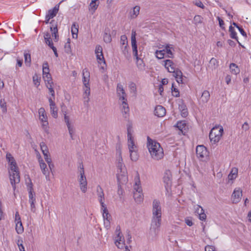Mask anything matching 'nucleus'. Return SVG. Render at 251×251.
I'll use <instances>...</instances> for the list:
<instances>
[{"label": "nucleus", "instance_id": "1", "mask_svg": "<svg viewBox=\"0 0 251 251\" xmlns=\"http://www.w3.org/2000/svg\"><path fill=\"white\" fill-rule=\"evenodd\" d=\"M148 140V148L151 157L157 160L161 159L163 157L164 153L159 143L150 139L149 137Z\"/></svg>", "mask_w": 251, "mask_h": 251}, {"label": "nucleus", "instance_id": "2", "mask_svg": "<svg viewBox=\"0 0 251 251\" xmlns=\"http://www.w3.org/2000/svg\"><path fill=\"white\" fill-rule=\"evenodd\" d=\"M152 224L154 228H158L161 225V207L160 202L157 200H154L152 202Z\"/></svg>", "mask_w": 251, "mask_h": 251}, {"label": "nucleus", "instance_id": "3", "mask_svg": "<svg viewBox=\"0 0 251 251\" xmlns=\"http://www.w3.org/2000/svg\"><path fill=\"white\" fill-rule=\"evenodd\" d=\"M164 66L169 72L173 73V76L178 83H183L182 73L179 69H176L175 64L172 60L168 59L164 61Z\"/></svg>", "mask_w": 251, "mask_h": 251}, {"label": "nucleus", "instance_id": "4", "mask_svg": "<svg viewBox=\"0 0 251 251\" xmlns=\"http://www.w3.org/2000/svg\"><path fill=\"white\" fill-rule=\"evenodd\" d=\"M223 128L222 126L214 127L211 130L209 135L211 142L213 144L218 142L223 135Z\"/></svg>", "mask_w": 251, "mask_h": 251}, {"label": "nucleus", "instance_id": "5", "mask_svg": "<svg viewBox=\"0 0 251 251\" xmlns=\"http://www.w3.org/2000/svg\"><path fill=\"white\" fill-rule=\"evenodd\" d=\"M29 182H26L27 187H28V192H29V202L30 205L31 211L35 213L36 209L35 205V202L36 201V198L34 194H33V185L31 180L29 177H28Z\"/></svg>", "mask_w": 251, "mask_h": 251}, {"label": "nucleus", "instance_id": "6", "mask_svg": "<svg viewBox=\"0 0 251 251\" xmlns=\"http://www.w3.org/2000/svg\"><path fill=\"white\" fill-rule=\"evenodd\" d=\"M83 83L84 84L83 94L90 95V73L87 68H85L82 71Z\"/></svg>", "mask_w": 251, "mask_h": 251}, {"label": "nucleus", "instance_id": "7", "mask_svg": "<svg viewBox=\"0 0 251 251\" xmlns=\"http://www.w3.org/2000/svg\"><path fill=\"white\" fill-rule=\"evenodd\" d=\"M39 120L42 123V127L43 130L47 133H49V123L48 121V117L43 107L40 108L38 110Z\"/></svg>", "mask_w": 251, "mask_h": 251}, {"label": "nucleus", "instance_id": "8", "mask_svg": "<svg viewBox=\"0 0 251 251\" xmlns=\"http://www.w3.org/2000/svg\"><path fill=\"white\" fill-rule=\"evenodd\" d=\"M117 167L118 170L120 171V173H118L117 175V180L119 184H123L126 183L127 181V177L126 175L125 166L123 163H117Z\"/></svg>", "mask_w": 251, "mask_h": 251}, {"label": "nucleus", "instance_id": "9", "mask_svg": "<svg viewBox=\"0 0 251 251\" xmlns=\"http://www.w3.org/2000/svg\"><path fill=\"white\" fill-rule=\"evenodd\" d=\"M81 191L85 193L87 190V181L85 175L84 171H80L77 178Z\"/></svg>", "mask_w": 251, "mask_h": 251}, {"label": "nucleus", "instance_id": "10", "mask_svg": "<svg viewBox=\"0 0 251 251\" xmlns=\"http://www.w3.org/2000/svg\"><path fill=\"white\" fill-rule=\"evenodd\" d=\"M196 154L200 160L203 161L208 156V152L203 145H199L196 148Z\"/></svg>", "mask_w": 251, "mask_h": 251}, {"label": "nucleus", "instance_id": "11", "mask_svg": "<svg viewBox=\"0 0 251 251\" xmlns=\"http://www.w3.org/2000/svg\"><path fill=\"white\" fill-rule=\"evenodd\" d=\"M118 227L116 228V232L117 235L115 237V244L116 246L119 249H123L125 247V240L124 237L121 235V232L120 230V228L118 229Z\"/></svg>", "mask_w": 251, "mask_h": 251}, {"label": "nucleus", "instance_id": "12", "mask_svg": "<svg viewBox=\"0 0 251 251\" xmlns=\"http://www.w3.org/2000/svg\"><path fill=\"white\" fill-rule=\"evenodd\" d=\"M136 31L134 30H132L131 40V46H132V48L133 54V55L135 57H136V59H137V61H139V57L138 56L137 45L136 44Z\"/></svg>", "mask_w": 251, "mask_h": 251}, {"label": "nucleus", "instance_id": "13", "mask_svg": "<svg viewBox=\"0 0 251 251\" xmlns=\"http://www.w3.org/2000/svg\"><path fill=\"white\" fill-rule=\"evenodd\" d=\"M242 196V191L240 188H236L234 189L232 196L231 199L233 203L239 202L241 200Z\"/></svg>", "mask_w": 251, "mask_h": 251}, {"label": "nucleus", "instance_id": "14", "mask_svg": "<svg viewBox=\"0 0 251 251\" xmlns=\"http://www.w3.org/2000/svg\"><path fill=\"white\" fill-rule=\"evenodd\" d=\"M50 24L51 25L50 29L51 31V34L53 38V40L55 42H57L59 40V35L58 34L57 24L54 20H52L50 22Z\"/></svg>", "mask_w": 251, "mask_h": 251}, {"label": "nucleus", "instance_id": "15", "mask_svg": "<svg viewBox=\"0 0 251 251\" xmlns=\"http://www.w3.org/2000/svg\"><path fill=\"white\" fill-rule=\"evenodd\" d=\"M49 101L50 103V112L52 116L56 119L58 117V108L56 106L54 100H53L52 98H49Z\"/></svg>", "mask_w": 251, "mask_h": 251}, {"label": "nucleus", "instance_id": "16", "mask_svg": "<svg viewBox=\"0 0 251 251\" xmlns=\"http://www.w3.org/2000/svg\"><path fill=\"white\" fill-rule=\"evenodd\" d=\"M10 173V183L12 186L13 190H15L16 189V184L19 183L20 181V176L19 172L13 173L11 174Z\"/></svg>", "mask_w": 251, "mask_h": 251}, {"label": "nucleus", "instance_id": "17", "mask_svg": "<svg viewBox=\"0 0 251 251\" xmlns=\"http://www.w3.org/2000/svg\"><path fill=\"white\" fill-rule=\"evenodd\" d=\"M116 92L117 96L119 97L120 100L123 101L126 100V94L124 89L123 86L118 83L117 86Z\"/></svg>", "mask_w": 251, "mask_h": 251}, {"label": "nucleus", "instance_id": "18", "mask_svg": "<svg viewBox=\"0 0 251 251\" xmlns=\"http://www.w3.org/2000/svg\"><path fill=\"white\" fill-rule=\"evenodd\" d=\"M95 53L97 55L98 63L100 64L101 62H103L104 64H105V61L102 53V49L100 46L98 45L96 46Z\"/></svg>", "mask_w": 251, "mask_h": 251}, {"label": "nucleus", "instance_id": "19", "mask_svg": "<svg viewBox=\"0 0 251 251\" xmlns=\"http://www.w3.org/2000/svg\"><path fill=\"white\" fill-rule=\"evenodd\" d=\"M97 195L98 196V200L100 202L101 207H103L105 205L104 204V194L102 188L100 185H98L97 187Z\"/></svg>", "mask_w": 251, "mask_h": 251}, {"label": "nucleus", "instance_id": "20", "mask_svg": "<svg viewBox=\"0 0 251 251\" xmlns=\"http://www.w3.org/2000/svg\"><path fill=\"white\" fill-rule=\"evenodd\" d=\"M210 95L209 91L207 90L204 91L202 92L201 96L199 100V104L203 105L207 103L210 99Z\"/></svg>", "mask_w": 251, "mask_h": 251}, {"label": "nucleus", "instance_id": "21", "mask_svg": "<svg viewBox=\"0 0 251 251\" xmlns=\"http://www.w3.org/2000/svg\"><path fill=\"white\" fill-rule=\"evenodd\" d=\"M122 112L123 116L126 119L129 115V108L127 103V100H123L122 104Z\"/></svg>", "mask_w": 251, "mask_h": 251}, {"label": "nucleus", "instance_id": "22", "mask_svg": "<svg viewBox=\"0 0 251 251\" xmlns=\"http://www.w3.org/2000/svg\"><path fill=\"white\" fill-rule=\"evenodd\" d=\"M154 114L158 117H162L166 114V109L161 105H157L155 108Z\"/></svg>", "mask_w": 251, "mask_h": 251}, {"label": "nucleus", "instance_id": "23", "mask_svg": "<svg viewBox=\"0 0 251 251\" xmlns=\"http://www.w3.org/2000/svg\"><path fill=\"white\" fill-rule=\"evenodd\" d=\"M60 3L56 4L53 9H50L46 15L50 18H53L57 14L59 8Z\"/></svg>", "mask_w": 251, "mask_h": 251}, {"label": "nucleus", "instance_id": "24", "mask_svg": "<svg viewBox=\"0 0 251 251\" xmlns=\"http://www.w3.org/2000/svg\"><path fill=\"white\" fill-rule=\"evenodd\" d=\"M178 108L181 112V115L183 117H186L188 114L186 105L183 101L179 104Z\"/></svg>", "mask_w": 251, "mask_h": 251}, {"label": "nucleus", "instance_id": "25", "mask_svg": "<svg viewBox=\"0 0 251 251\" xmlns=\"http://www.w3.org/2000/svg\"><path fill=\"white\" fill-rule=\"evenodd\" d=\"M135 182L134 185V190L135 191V192H142V189L141 186V183L138 174L135 178Z\"/></svg>", "mask_w": 251, "mask_h": 251}, {"label": "nucleus", "instance_id": "26", "mask_svg": "<svg viewBox=\"0 0 251 251\" xmlns=\"http://www.w3.org/2000/svg\"><path fill=\"white\" fill-rule=\"evenodd\" d=\"M140 7L139 6L134 7L129 12V17L131 19H135L139 14Z\"/></svg>", "mask_w": 251, "mask_h": 251}, {"label": "nucleus", "instance_id": "27", "mask_svg": "<svg viewBox=\"0 0 251 251\" xmlns=\"http://www.w3.org/2000/svg\"><path fill=\"white\" fill-rule=\"evenodd\" d=\"M71 31L73 38L76 39L77 38V34L78 32V25L74 23L71 27Z\"/></svg>", "mask_w": 251, "mask_h": 251}, {"label": "nucleus", "instance_id": "28", "mask_svg": "<svg viewBox=\"0 0 251 251\" xmlns=\"http://www.w3.org/2000/svg\"><path fill=\"white\" fill-rule=\"evenodd\" d=\"M133 197L136 202L140 203L143 201V194L142 192H134Z\"/></svg>", "mask_w": 251, "mask_h": 251}, {"label": "nucleus", "instance_id": "29", "mask_svg": "<svg viewBox=\"0 0 251 251\" xmlns=\"http://www.w3.org/2000/svg\"><path fill=\"white\" fill-rule=\"evenodd\" d=\"M176 126L182 132L186 130V123L185 121H178Z\"/></svg>", "mask_w": 251, "mask_h": 251}, {"label": "nucleus", "instance_id": "30", "mask_svg": "<svg viewBox=\"0 0 251 251\" xmlns=\"http://www.w3.org/2000/svg\"><path fill=\"white\" fill-rule=\"evenodd\" d=\"M101 210L102 211V216L104 220H110L111 215L108 213V210L106 205L103 207H101Z\"/></svg>", "mask_w": 251, "mask_h": 251}, {"label": "nucleus", "instance_id": "31", "mask_svg": "<svg viewBox=\"0 0 251 251\" xmlns=\"http://www.w3.org/2000/svg\"><path fill=\"white\" fill-rule=\"evenodd\" d=\"M237 174L238 169L236 168H233L228 176V178L229 180H234L237 177Z\"/></svg>", "mask_w": 251, "mask_h": 251}, {"label": "nucleus", "instance_id": "32", "mask_svg": "<svg viewBox=\"0 0 251 251\" xmlns=\"http://www.w3.org/2000/svg\"><path fill=\"white\" fill-rule=\"evenodd\" d=\"M99 0H93L91 1L89 5V9L90 10L92 11L93 13L96 11V10L97 9L98 6L99 4Z\"/></svg>", "mask_w": 251, "mask_h": 251}, {"label": "nucleus", "instance_id": "33", "mask_svg": "<svg viewBox=\"0 0 251 251\" xmlns=\"http://www.w3.org/2000/svg\"><path fill=\"white\" fill-rule=\"evenodd\" d=\"M230 72L235 75H237L240 73V69L238 66L235 63H231L229 66Z\"/></svg>", "mask_w": 251, "mask_h": 251}, {"label": "nucleus", "instance_id": "34", "mask_svg": "<svg viewBox=\"0 0 251 251\" xmlns=\"http://www.w3.org/2000/svg\"><path fill=\"white\" fill-rule=\"evenodd\" d=\"M171 174L170 171H166L165 173L163 180L164 182L167 184H169L171 182Z\"/></svg>", "mask_w": 251, "mask_h": 251}, {"label": "nucleus", "instance_id": "35", "mask_svg": "<svg viewBox=\"0 0 251 251\" xmlns=\"http://www.w3.org/2000/svg\"><path fill=\"white\" fill-rule=\"evenodd\" d=\"M25 63L26 66H30L31 64V55L29 53L24 52Z\"/></svg>", "mask_w": 251, "mask_h": 251}, {"label": "nucleus", "instance_id": "36", "mask_svg": "<svg viewBox=\"0 0 251 251\" xmlns=\"http://www.w3.org/2000/svg\"><path fill=\"white\" fill-rule=\"evenodd\" d=\"M229 31L230 32V36L231 38L236 39L238 43L240 44L238 40V38L237 36V33L236 31H235V29L233 27H232L231 25L229 26Z\"/></svg>", "mask_w": 251, "mask_h": 251}, {"label": "nucleus", "instance_id": "37", "mask_svg": "<svg viewBox=\"0 0 251 251\" xmlns=\"http://www.w3.org/2000/svg\"><path fill=\"white\" fill-rule=\"evenodd\" d=\"M15 229L18 234H22L23 232L24 227L22 222L16 223Z\"/></svg>", "mask_w": 251, "mask_h": 251}, {"label": "nucleus", "instance_id": "38", "mask_svg": "<svg viewBox=\"0 0 251 251\" xmlns=\"http://www.w3.org/2000/svg\"><path fill=\"white\" fill-rule=\"evenodd\" d=\"M50 74L49 64L47 62H45L43 64V75Z\"/></svg>", "mask_w": 251, "mask_h": 251}, {"label": "nucleus", "instance_id": "39", "mask_svg": "<svg viewBox=\"0 0 251 251\" xmlns=\"http://www.w3.org/2000/svg\"><path fill=\"white\" fill-rule=\"evenodd\" d=\"M127 138H128V147L133 146L135 145L133 137L132 136V134L130 133L129 130L128 129V133H127Z\"/></svg>", "mask_w": 251, "mask_h": 251}, {"label": "nucleus", "instance_id": "40", "mask_svg": "<svg viewBox=\"0 0 251 251\" xmlns=\"http://www.w3.org/2000/svg\"><path fill=\"white\" fill-rule=\"evenodd\" d=\"M69 134L70 135V137L72 140H74V135L75 133V129L74 127V126L72 125H70L69 126H67Z\"/></svg>", "mask_w": 251, "mask_h": 251}, {"label": "nucleus", "instance_id": "41", "mask_svg": "<svg viewBox=\"0 0 251 251\" xmlns=\"http://www.w3.org/2000/svg\"><path fill=\"white\" fill-rule=\"evenodd\" d=\"M130 159L133 161H136L139 158L138 151L130 152Z\"/></svg>", "mask_w": 251, "mask_h": 251}, {"label": "nucleus", "instance_id": "42", "mask_svg": "<svg viewBox=\"0 0 251 251\" xmlns=\"http://www.w3.org/2000/svg\"><path fill=\"white\" fill-rule=\"evenodd\" d=\"M0 106L2 109V113H5L7 112L6 102L4 99H1L0 100Z\"/></svg>", "mask_w": 251, "mask_h": 251}, {"label": "nucleus", "instance_id": "43", "mask_svg": "<svg viewBox=\"0 0 251 251\" xmlns=\"http://www.w3.org/2000/svg\"><path fill=\"white\" fill-rule=\"evenodd\" d=\"M40 79L41 77L37 75V74H35L33 76V81L35 85L38 87L40 83Z\"/></svg>", "mask_w": 251, "mask_h": 251}, {"label": "nucleus", "instance_id": "44", "mask_svg": "<svg viewBox=\"0 0 251 251\" xmlns=\"http://www.w3.org/2000/svg\"><path fill=\"white\" fill-rule=\"evenodd\" d=\"M130 92L133 93L135 95L136 94L137 88L135 83L131 82L129 85Z\"/></svg>", "mask_w": 251, "mask_h": 251}, {"label": "nucleus", "instance_id": "45", "mask_svg": "<svg viewBox=\"0 0 251 251\" xmlns=\"http://www.w3.org/2000/svg\"><path fill=\"white\" fill-rule=\"evenodd\" d=\"M155 55L156 57L158 59L163 58L165 55V50H156L155 51Z\"/></svg>", "mask_w": 251, "mask_h": 251}, {"label": "nucleus", "instance_id": "46", "mask_svg": "<svg viewBox=\"0 0 251 251\" xmlns=\"http://www.w3.org/2000/svg\"><path fill=\"white\" fill-rule=\"evenodd\" d=\"M43 77L44 79L45 84L47 83L53 82L50 74L43 75Z\"/></svg>", "mask_w": 251, "mask_h": 251}, {"label": "nucleus", "instance_id": "47", "mask_svg": "<svg viewBox=\"0 0 251 251\" xmlns=\"http://www.w3.org/2000/svg\"><path fill=\"white\" fill-rule=\"evenodd\" d=\"M170 45H167L165 49V51H166L168 54V57L170 58H172L173 56V54L172 51H171V49L172 48L170 47Z\"/></svg>", "mask_w": 251, "mask_h": 251}, {"label": "nucleus", "instance_id": "48", "mask_svg": "<svg viewBox=\"0 0 251 251\" xmlns=\"http://www.w3.org/2000/svg\"><path fill=\"white\" fill-rule=\"evenodd\" d=\"M120 42L121 45L123 46L125 45L127 46V39L126 35H123L121 36Z\"/></svg>", "mask_w": 251, "mask_h": 251}, {"label": "nucleus", "instance_id": "49", "mask_svg": "<svg viewBox=\"0 0 251 251\" xmlns=\"http://www.w3.org/2000/svg\"><path fill=\"white\" fill-rule=\"evenodd\" d=\"M116 156L122 155V145L120 143H118L116 144Z\"/></svg>", "mask_w": 251, "mask_h": 251}, {"label": "nucleus", "instance_id": "50", "mask_svg": "<svg viewBox=\"0 0 251 251\" xmlns=\"http://www.w3.org/2000/svg\"><path fill=\"white\" fill-rule=\"evenodd\" d=\"M10 165V170L12 173L19 172L18 168L17 166L16 162H15V163H12Z\"/></svg>", "mask_w": 251, "mask_h": 251}, {"label": "nucleus", "instance_id": "51", "mask_svg": "<svg viewBox=\"0 0 251 251\" xmlns=\"http://www.w3.org/2000/svg\"><path fill=\"white\" fill-rule=\"evenodd\" d=\"M121 49L125 56L126 57H128L129 56V54L128 51L127 46H121Z\"/></svg>", "mask_w": 251, "mask_h": 251}, {"label": "nucleus", "instance_id": "52", "mask_svg": "<svg viewBox=\"0 0 251 251\" xmlns=\"http://www.w3.org/2000/svg\"><path fill=\"white\" fill-rule=\"evenodd\" d=\"M41 171L42 172V173L46 176V179L49 180L50 171L48 168L47 167L46 168L42 169H41Z\"/></svg>", "mask_w": 251, "mask_h": 251}, {"label": "nucleus", "instance_id": "53", "mask_svg": "<svg viewBox=\"0 0 251 251\" xmlns=\"http://www.w3.org/2000/svg\"><path fill=\"white\" fill-rule=\"evenodd\" d=\"M172 94L175 97H178L179 96V92L178 89L174 86V84H172Z\"/></svg>", "mask_w": 251, "mask_h": 251}, {"label": "nucleus", "instance_id": "54", "mask_svg": "<svg viewBox=\"0 0 251 251\" xmlns=\"http://www.w3.org/2000/svg\"><path fill=\"white\" fill-rule=\"evenodd\" d=\"M103 40L105 43H110L111 40V37L109 34L105 33L103 36Z\"/></svg>", "mask_w": 251, "mask_h": 251}, {"label": "nucleus", "instance_id": "55", "mask_svg": "<svg viewBox=\"0 0 251 251\" xmlns=\"http://www.w3.org/2000/svg\"><path fill=\"white\" fill-rule=\"evenodd\" d=\"M6 159L10 164L15 163V162H16L14 157L10 153H7L6 154Z\"/></svg>", "mask_w": 251, "mask_h": 251}, {"label": "nucleus", "instance_id": "56", "mask_svg": "<svg viewBox=\"0 0 251 251\" xmlns=\"http://www.w3.org/2000/svg\"><path fill=\"white\" fill-rule=\"evenodd\" d=\"M16 60H17V64L16 65V69L17 70V69H18V68L19 67H22V66L23 65V61L22 58H20L19 57H17Z\"/></svg>", "mask_w": 251, "mask_h": 251}, {"label": "nucleus", "instance_id": "57", "mask_svg": "<svg viewBox=\"0 0 251 251\" xmlns=\"http://www.w3.org/2000/svg\"><path fill=\"white\" fill-rule=\"evenodd\" d=\"M65 52L69 53L71 52V45H70V42L68 41L65 45Z\"/></svg>", "mask_w": 251, "mask_h": 251}, {"label": "nucleus", "instance_id": "58", "mask_svg": "<svg viewBox=\"0 0 251 251\" xmlns=\"http://www.w3.org/2000/svg\"><path fill=\"white\" fill-rule=\"evenodd\" d=\"M89 95H86V94H83V100H84V104L85 105H87L88 104V102L89 101V100H90V99H89Z\"/></svg>", "mask_w": 251, "mask_h": 251}, {"label": "nucleus", "instance_id": "59", "mask_svg": "<svg viewBox=\"0 0 251 251\" xmlns=\"http://www.w3.org/2000/svg\"><path fill=\"white\" fill-rule=\"evenodd\" d=\"M39 162L41 169L47 167L46 164L44 162L43 160L41 157L39 158Z\"/></svg>", "mask_w": 251, "mask_h": 251}, {"label": "nucleus", "instance_id": "60", "mask_svg": "<svg viewBox=\"0 0 251 251\" xmlns=\"http://www.w3.org/2000/svg\"><path fill=\"white\" fill-rule=\"evenodd\" d=\"M23 240H18L17 241V245L19 247L20 251L25 250V248L22 244Z\"/></svg>", "mask_w": 251, "mask_h": 251}, {"label": "nucleus", "instance_id": "61", "mask_svg": "<svg viewBox=\"0 0 251 251\" xmlns=\"http://www.w3.org/2000/svg\"><path fill=\"white\" fill-rule=\"evenodd\" d=\"M64 122L66 123L67 126H69L71 125L70 122V118L66 115V114H64Z\"/></svg>", "mask_w": 251, "mask_h": 251}, {"label": "nucleus", "instance_id": "62", "mask_svg": "<svg viewBox=\"0 0 251 251\" xmlns=\"http://www.w3.org/2000/svg\"><path fill=\"white\" fill-rule=\"evenodd\" d=\"M203 212L204 210L203 209V208L201 206L197 205V208L196 209V212L199 215Z\"/></svg>", "mask_w": 251, "mask_h": 251}, {"label": "nucleus", "instance_id": "63", "mask_svg": "<svg viewBox=\"0 0 251 251\" xmlns=\"http://www.w3.org/2000/svg\"><path fill=\"white\" fill-rule=\"evenodd\" d=\"M45 42L51 49H53V47H55L53 46V44L51 39H48L45 41Z\"/></svg>", "mask_w": 251, "mask_h": 251}, {"label": "nucleus", "instance_id": "64", "mask_svg": "<svg viewBox=\"0 0 251 251\" xmlns=\"http://www.w3.org/2000/svg\"><path fill=\"white\" fill-rule=\"evenodd\" d=\"M205 251H215V247L212 246L207 245L205 248Z\"/></svg>", "mask_w": 251, "mask_h": 251}]
</instances>
